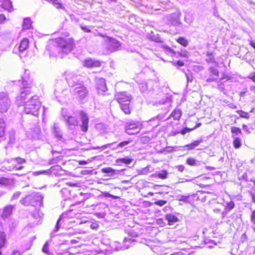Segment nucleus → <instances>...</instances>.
Returning a JSON list of instances; mask_svg holds the SVG:
<instances>
[{
	"instance_id": "nucleus-1",
	"label": "nucleus",
	"mask_w": 255,
	"mask_h": 255,
	"mask_svg": "<svg viewBox=\"0 0 255 255\" xmlns=\"http://www.w3.org/2000/svg\"><path fill=\"white\" fill-rule=\"evenodd\" d=\"M32 81L30 79V72L25 70L24 74L21 76V79L17 81V85L20 88V94L16 98V101L20 105H24L28 98L27 96L31 93Z\"/></svg>"
},
{
	"instance_id": "nucleus-2",
	"label": "nucleus",
	"mask_w": 255,
	"mask_h": 255,
	"mask_svg": "<svg viewBox=\"0 0 255 255\" xmlns=\"http://www.w3.org/2000/svg\"><path fill=\"white\" fill-rule=\"evenodd\" d=\"M24 105V112L26 114H31L37 116L39 114V110L41 107V103L39 101V97L34 95L28 99Z\"/></svg>"
},
{
	"instance_id": "nucleus-3",
	"label": "nucleus",
	"mask_w": 255,
	"mask_h": 255,
	"mask_svg": "<svg viewBox=\"0 0 255 255\" xmlns=\"http://www.w3.org/2000/svg\"><path fill=\"white\" fill-rule=\"evenodd\" d=\"M43 196L37 192H33L26 196L24 198L20 200V203L24 206H42Z\"/></svg>"
},
{
	"instance_id": "nucleus-4",
	"label": "nucleus",
	"mask_w": 255,
	"mask_h": 255,
	"mask_svg": "<svg viewBox=\"0 0 255 255\" xmlns=\"http://www.w3.org/2000/svg\"><path fill=\"white\" fill-rule=\"evenodd\" d=\"M57 46L65 53L71 52L74 48V43L73 39L59 38L56 40Z\"/></svg>"
},
{
	"instance_id": "nucleus-5",
	"label": "nucleus",
	"mask_w": 255,
	"mask_h": 255,
	"mask_svg": "<svg viewBox=\"0 0 255 255\" xmlns=\"http://www.w3.org/2000/svg\"><path fill=\"white\" fill-rule=\"evenodd\" d=\"M100 35L104 38L105 46L108 52L111 53L118 50L121 47L120 42L116 39L102 34H100Z\"/></svg>"
},
{
	"instance_id": "nucleus-6",
	"label": "nucleus",
	"mask_w": 255,
	"mask_h": 255,
	"mask_svg": "<svg viewBox=\"0 0 255 255\" xmlns=\"http://www.w3.org/2000/svg\"><path fill=\"white\" fill-rule=\"evenodd\" d=\"M26 162V160L24 158L20 157H16L12 158L7 161V165H5V169L9 171H12L14 169L20 170L23 168V166L20 165L21 164Z\"/></svg>"
},
{
	"instance_id": "nucleus-7",
	"label": "nucleus",
	"mask_w": 255,
	"mask_h": 255,
	"mask_svg": "<svg viewBox=\"0 0 255 255\" xmlns=\"http://www.w3.org/2000/svg\"><path fill=\"white\" fill-rule=\"evenodd\" d=\"M65 79L70 87L81 86L83 82L80 80V76L76 75L71 72H66L65 73Z\"/></svg>"
},
{
	"instance_id": "nucleus-8",
	"label": "nucleus",
	"mask_w": 255,
	"mask_h": 255,
	"mask_svg": "<svg viewBox=\"0 0 255 255\" xmlns=\"http://www.w3.org/2000/svg\"><path fill=\"white\" fill-rule=\"evenodd\" d=\"M141 124L138 122L130 121L125 125L126 132L129 135L138 133L141 128Z\"/></svg>"
},
{
	"instance_id": "nucleus-9",
	"label": "nucleus",
	"mask_w": 255,
	"mask_h": 255,
	"mask_svg": "<svg viewBox=\"0 0 255 255\" xmlns=\"http://www.w3.org/2000/svg\"><path fill=\"white\" fill-rule=\"evenodd\" d=\"M10 101L6 93H0V112H6L10 105Z\"/></svg>"
},
{
	"instance_id": "nucleus-10",
	"label": "nucleus",
	"mask_w": 255,
	"mask_h": 255,
	"mask_svg": "<svg viewBox=\"0 0 255 255\" xmlns=\"http://www.w3.org/2000/svg\"><path fill=\"white\" fill-rule=\"evenodd\" d=\"M62 115L69 129H75L78 126V121L75 117L65 114L63 110Z\"/></svg>"
},
{
	"instance_id": "nucleus-11",
	"label": "nucleus",
	"mask_w": 255,
	"mask_h": 255,
	"mask_svg": "<svg viewBox=\"0 0 255 255\" xmlns=\"http://www.w3.org/2000/svg\"><path fill=\"white\" fill-rule=\"evenodd\" d=\"M156 83L152 80H149L146 82L144 81L139 84V88L142 93L154 90V85Z\"/></svg>"
},
{
	"instance_id": "nucleus-12",
	"label": "nucleus",
	"mask_w": 255,
	"mask_h": 255,
	"mask_svg": "<svg viewBox=\"0 0 255 255\" xmlns=\"http://www.w3.org/2000/svg\"><path fill=\"white\" fill-rule=\"evenodd\" d=\"M128 237L125 238L124 239V245L123 248L124 249H128L130 246V245H129L130 243L136 242V240L132 238H135L138 236V233H136L135 231H134L133 230H129L128 232Z\"/></svg>"
},
{
	"instance_id": "nucleus-13",
	"label": "nucleus",
	"mask_w": 255,
	"mask_h": 255,
	"mask_svg": "<svg viewBox=\"0 0 255 255\" xmlns=\"http://www.w3.org/2000/svg\"><path fill=\"white\" fill-rule=\"evenodd\" d=\"M115 98L119 104H121V103L130 102L132 96L126 92H121L116 93Z\"/></svg>"
},
{
	"instance_id": "nucleus-14",
	"label": "nucleus",
	"mask_w": 255,
	"mask_h": 255,
	"mask_svg": "<svg viewBox=\"0 0 255 255\" xmlns=\"http://www.w3.org/2000/svg\"><path fill=\"white\" fill-rule=\"evenodd\" d=\"M79 116L80 117L81 124L80 125L81 129L83 132H87L89 127V118L87 114L82 111L79 112Z\"/></svg>"
},
{
	"instance_id": "nucleus-15",
	"label": "nucleus",
	"mask_w": 255,
	"mask_h": 255,
	"mask_svg": "<svg viewBox=\"0 0 255 255\" xmlns=\"http://www.w3.org/2000/svg\"><path fill=\"white\" fill-rule=\"evenodd\" d=\"M181 13L176 11L167 15L166 17L169 23L173 26H177L181 24L180 21Z\"/></svg>"
},
{
	"instance_id": "nucleus-16",
	"label": "nucleus",
	"mask_w": 255,
	"mask_h": 255,
	"mask_svg": "<svg viewBox=\"0 0 255 255\" xmlns=\"http://www.w3.org/2000/svg\"><path fill=\"white\" fill-rule=\"evenodd\" d=\"M96 85L98 93L104 96L106 95V92L108 89L105 80L102 78H97L96 79Z\"/></svg>"
},
{
	"instance_id": "nucleus-17",
	"label": "nucleus",
	"mask_w": 255,
	"mask_h": 255,
	"mask_svg": "<svg viewBox=\"0 0 255 255\" xmlns=\"http://www.w3.org/2000/svg\"><path fill=\"white\" fill-rule=\"evenodd\" d=\"M74 92L78 96L80 100H82L88 94L86 88L83 85L76 87Z\"/></svg>"
},
{
	"instance_id": "nucleus-18",
	"label": "nucleus",
	"mask_w": 255,
	"mask_h": 255,
	"mask_svg": "<svg viewBox=\"0 0 255 255\" xmlns=\"http://www.w3.org/2000/svg\"><path fill=\"white\" fill-rule=\"evenodd\" d=\"M101 65V63L100 61L92 59H87L84 61V66L88 68L99 67Z\"/></svg>"
},
{
	"instance_id": "nucleus-19",
	"label": "nucleus",
	"mask_w": 255,
	"mask_h": 255,
	"mask_svg": "<svg viewBox=\"0 0 255 255\" xmlns=\"http://www.w3.org/2000/svg\"><path fill=\"white\" fill-rule=\"evenodd\" d=\"M122 170H115L111 167H105L101 169L103 173L107 174L105 176L113 177L116 175L120 174Z\"/></svg>"
},
{
	"instance_id": "nucleus-20",
	"label": "nucleus",
	"mask_w": 255,
	"mask_h": 255,
	"mask_svg": "<svg viewBox=\"0 0 255 255\" xmlns=\"http://www.w3.org/2000/svg\"><path fill=\"white\" fill-rule=\"evenodd\" d=\"M230 78L228 76L224 75L219 81H217V88L220 92L225 94L226 90L225 89L224 83L229 80Z\"/></svg>"
},
{
	"instance_id": "nucleus-21",
	"label": "nucleus",
	"mask_w": 255,
	"mask_h": 255,
	"mask_svg": "<svg viewBox=\"0 0 255 255\" xmlns=\"http://www.w3.org/2000/svg\"><path fill=\"white\" fill-rule=\"evenodd\" d=\"M52 132L55 136L59 140H61L62 138V132L57 124H54Z\"/></svg>"
},
{
	"instance_id": "nucleus-22",
	"label": "nucleus",
	"mask_w": 255,
	"mask_h": 255,
	"mask_svg": "<svg viewBox=\"0 0 255 255\" xmlns=\"http://www.w3.org/2000/svg\"><path fill=\"white\" fill-rule=\"evenodd\" d=\"M67 214L63 213L59 217L58 220H57L56 226L55 227L54 229L51 233V236L53 237L54 236V234L58 231L59 229L61 226V221L63 220L66 216Z\"/></svg>"
},
{
	"instance_id": "nucleus-23",
	"label": "nucleus",
	"mask_w": 255,
	"mask_h": 255,
	"mask_svg": "<svg viewBox=\"0 0 255 255\" xmlns=\"http://www.w3.org/2000/svg\"><path fill=\"white\" fill-rule=\"evenodd\" d=\"M13 207L11 205H8L5 207L3 210L1 217L3 219H5L9 217L12 213Z\"/></svg>"
},
{
	"instance_id": "nucleus-24",
	"label": "nucleus",
	"mask_w": 255,
	"mask_h": 255,
	"mask_svg": "<svg viewBox=\"0 0 255 255\" xmlns=\"http://www.w3.org/2000/svg\"><path fill=\"white\" fill-rule=\"evenodd\" d=\"M121 110L126 114H129L131 113V108L130 107V102L126 103H121L120 104Z\"/></svg>"
},
{
	"instance_id": "nucleus-25",
	"label": "nucleus",
	"mask_w": 255,
	"mask_h": 255,
	"mask_svg": "<svg viewBox=\"0 0 255 255\" xmlns=\"http://www.w3.org/2000/svg\"><path fill=\"white\" fill-rule=\"evenodd\" d=\"M133 159L128 156L124 158H119L116 160V162L119 165H121L122 163H124L128 165L131 163Z\"/></svg>"
},
{
	"instance_id": "nucleus-26",
	"label": "nucleus",
	"mask_w": 255,
	"mask_h": 255,
	"mask_svg": "<svg viewBox=\"0 0 255 255\" xmlns=\"http://www.w3.org/2000/svg\"><path fill=\"white\" fill-rule=\"evenodd\" d=\"M1 7L8 11H11L13 10L12 2L10 0H3L1 4Z\"/></svg>"
},
{
	"instance_id": "nucleus-27",
	"label": "nucleus",
	"mask_w": 255,
	"mask_h": 255,
	"mask_svg": "<svg viewBox=\"0 0 255 255\" xmlns=\"http://www.w3.org/2000/svg\"><path fill=\"white\" fill-rule=\"evenodd\" d=\"M60 193L64 200L71 199V191L68 189L63 188L61 190Z\"/></svg>"
},
{
	"instance_id": "nucleus-28",
	"label": "nucleus",
	"mask_w": 255,
	"mask_h": 255,
	"mask_svg": "<svg viewBox=\"0 0 255 255\" xmlns=\"http://www.w3.org/2000/svg\"><path fill=\"white\" fill-rule=\"evenodd\" d=\"M5 124L3 119L0 118V141L3 140L5 135Z\"/></svg>"
},
{
	"instance_id": "nucleus-29",
	"label": "nucleus",
	"mask_w": 255,
	"mask_h": 255,
	"mask_svg": "<svg viewBox=\"0 0 255 255\" xmlns=\"http://www.w3.org/2000/svg\"><path fill=\"white\" fill-rule=\"evenodd\" d=\"M166 220L168 221V224L170 225H173L174 223L178 221V218L171 214H168L166 216Z\"/></svg>"
},
{
	"instance_id": "nucleus-30",
	"label": "nucleus",
	"mask_w": 255,
	"mask_h": 255,
	"mask_svg": "<svg viewBox=\"0 0 255 255\" xmlns=\"http://www.w3.org/2000/svg\"><path fill=\"white\" fill-rule=\"evenodd\" d=\"M28 40L27 39H23L18 46V50L20 52H23L26 50L28 46Z\"/></svg>"
},
{
	"instance_id": "nucleus-31",
	"label": "nucleus",
	"mask_w": 255,
	"mask_h": 255,
	"mask_svg": "<svg viewBox=\"0 0 255 255\" xmlns=\"http://www.w3.org/2000/svg\"><path fill=\"white\" fill-rule=\"evenodd\" d=\"M202 142L203 140L200 139V140H196L190 144L185 145L184 147H187L188 150L193 149L195 147L198 146Z\"/></svg>"
},
{
	"instance_id": "nucleus-32",
	"label": "nucleus",
	"mask_w": 255,
	"mask_h": 255,
	"mask_svg": "<svg viewBox=\"0 0 255 255\" xmlns=\"http://www.w3.org/2000/svg\"><path fill=\"white\" fill-rule=\"evenodd\" d=\"M163 49L164 51V52L166 53L167 54L172 56V57H175L176 58H178V56H176V52L174 51L173 49H172L171 48H170L168 46H164Z\"/></svg>"
},
{
	"instance_id": "nucleus-33",
	"label": "nucleus",
	"mask_w": 255,
	"mask_h": 255,
	"mask_svg": "<svg viewBox=\"0 0 255 255\" xmlns=\"http://www.w3.org/2000/svg\"><path fill=\"white\" fill-rule=\"evenodd\" d=\"M49 3L52 4L57 8L64 9L60 0H46Z\"/></svg>"
},
{
	"instance_id": "nucleus-34",
	"label": "nucleus",
	"mask_w": 255,
	"mask_h": 255,
	"mask_svg": "<svg viewBox=\"0 0 255 255\" xmlns=\"http://www.w3.org/2000/svg\"><path fill=\"white\" fill-rule=\"evenodd\" d=\"M32 21L29 17L25 18L23 19V28L25 29L30 28L31 27Z\"/></svg>"
},
{
	"instance_id": "nucleus-35",
	"label": "nucleus",
	"mask_w": 255,
	"mask_h": 255,
	"mask_svg": "<svg viewBox=\"0 0 255 255\" xmlns=\"http://www.w3.org/2000/svg\"><path fill=\"white\" fill-rule=\"evenodd\" d=\"M17 227V223L13 220H10L8 223V229L10 233H12L14 231Z\"/></svg>"
},
{
	"instance_id": "nucleus-36",
	"label": "nucleus",
	"mask_w": 255,
	"mask_h": 255,
	"mask_svg": "<svg viewBox=\"0 0 255 255\" xmlns=\"http://www.w3.org/2000/svg\"><path fill=\"white\" fill-rule=\"evenodd\" d=\"M181 116V111L179 109L174 110L171 114V116L173 117L175 120H179Z\"/></svg>"
},
{
	"instance_id": "nucleus-37",
	"label": "nucleus",
	"mask_w": 255,
	"mask_h": 255,
	"mask_svg": "<svg viewBox=\"0 0 255 255\" xmlns=\"http://www.w3.org/2000/svg\"><path fill=\"white\" fill-rule=\"evenodd\" d=\"M182 71L185 73L187 83L192 82L193 80V76L191 72L189 70H185V69H182Z\"/></svg>"
},
{
	"instance_id": "nucleus-38",
	"label": "nucleus",
	"mask_w": 255,
	"mask_h": 255,
	"mask_svg": "<svg viewBox=\"0 0 255 255\" xmlns=\"http://www.w3.org/2000/svg\"><path fill=\"white\" fill-rule=\"evenodd\" d=\"M186 163L190 166L200 165V162L192 157L188 158L186 160Z\"/></svg>"
},
{
	"instance_id": "nucleus-39",
	"label": "nucleus",
	"mask_w": 255,
	"mask_h": 255,
	"mask_svg": "<svg viewBox=\"0 0 255 255\" xmlns=\"http://www.w3.org/2000/svg\"><path fill=\"white\" fill-rule=\"evenodd\" d=\"M11 182V180L8 178L5 177L0 178V185L7 186L10 185Z\"/></svg>"
},
{
	"instance_id": "nucleus-40",
	"label": "nucleus",
	"mask_w": 255,
	"mask_h": 255,
	"mask_svg": "<svg viewBox=\"0 0 255 255\" xmlns=\"http://www.w3.org/2000/svg\"><path fill=\"white\" fill-rule=\"evenodd\" d=\"M131 142V140H125V141L121 142L120 143L117 144L116 147H115L114 149H118L119 148H123V147L128 145V144H129Z\"/></svg>"
},
{
	"instance_id": "nucleus-41",
	"label": "nucleus",
	"mask_w": 255,
	"mask_h": 255,
	"mask_svg": "<svg viewBox=\"0 0 255 255\" xmlns=\"http://www.w3.org/2000/svg\"><path fill=\"white\" fill-rule=\"evenodd\" d=\"M241 140L240 138L234 137L233 140V146L235 148H239L241 146Z\"/></svg>"
},
{
	"instance_id": "nucleus-42",
	"label": "nucleus",
	"mask_w": 255,
	"mask_h": 255,
	"mask_svg": "<svg viewBox=\"0 0 255 255\" xmlns=\"http://www.w3.org/2000/svg\"><path fill=\"white\" fill-rule=\"evenodd\" d=\"M177 41L178 43H179L180 44L182 45L184 47H186L188 45V41L185 38L183 37H179L177 39Z\"/></svg>"
},
{
	"instance_id": "nucleus-43",
	"label": "nucleus",
	"mask_w": 255,
	"mask_h": 255,
	"mask_svg": "<svg viewBox=\"0 0 255 255\" xmlns=\"http://www.w3.org/2000/svg\"><path fill=\"white\" fill-rule=\"evenodd\" d=\"M209 71L210 74H211V75H213L214 76L219 77V72L218 70L214 67H211L209 68Z\"/></svg>"
},
{
	"instance_id": "nucleus-44",
	"label": "nucleus",
	"mask_w": 255,
	"mask_h": 255,
	"mask_svg": "<svg viewBox=\"0 0 255 255\" xmlns=\"http://www.w3.org/2000/svg\"><path fill=\"white\" fill-rule=\"evenodd\" d=\"M15 140V132L13 131H10L9 132V140H8V144H12L14 143Z\"/></svg>"
},
{
	"instance_id": "nucleus-45",
	"label": "nucleus",
	"mask_w": 255,
	"mask_h": 255,
	"mask_svg": "<svg viewBox=\"0 0 255 255\" xmlns=\"http://www.w3.org/2000/svg\"><path fill=\"white\" fill-rule=\"evenodd\" d=\"M48 247H49V241H47L45 243V244L42 249V252L45 254H47V255H53L52 253H49V252L48 251Z\"/></svg>"
},
{
	"instance_id": "nucleus-46",
	"label": "nucleus",
	"mask_w": 255,
	"mask_h": 255,
	"mask_svg": "<svg viewBox=\"0 0 255 255\" xmlns=\"http://www.w3.org/2000/svg\"><path fill=\"white\" fill-rule=\"evenodd\" d=\"M41 215H42V214L41 213ZM32 216L34 219H35L36 220H38L37 223H36V224H38V223L40 222V221L41 220V216L40 215L39 212V211L34 212L32 214Z\"/></svg>"
},
{
	"instance_id": "nucleus-47",
	"label": "nucleus",
	"mask_w": 255,
	"mask_h": 255,
	"mask_svg": "<svg viewBox=\"0 0 255 255\" xmlns=\"http://www.w3.org/2000/svg\"><path fill=\"white\" fill-rule=\"evenodd\" d=\"M149 171V167L146 166L144 168H142L140 170H138L137 171V173L138 175H145L147 174Z\"/></svg>"
},
{
	"instance_id": "nucleus-48",
	"label": "nucleus",
	"mask_w": 255,
	"mask_h": 255,
	"mask_svg": "<svg viewBox=\"0 0 255 255\" xmlns=\"http://www.w3.org/2000/svg\"><path fill=\"white\" fill-rule=\"evenodd\" d=\"M168 175V172L166 170H162L161 172L157 173V176L161 179H166Z\"/></svg>"
},
{
	"instance_id": "nucleus-49",
	"label": "nucleus",
	"mask_w": 255,
	"mask_h": 255,
	"mask_svg": "<svg viewBox=\"0 0 255 255\" xmlns=\"http://www.w3.org/2000/svg\"><path fill=\"white\" fill-rule=\"evenodd\" d=\"M235 207V203L233 201H231L228 202L225 206V209L229 211Z\"/></svg>"
},
{
	"instance_id": "nucleus-50",
	"label": "nucleus",
	"mask_w": 255,
	"mask_h": 255,
	"mask_svg": "<svg viewBox=\"0 0 255 255\" xmlns=\"http://www.w3.org/2000/svg\"><path fill=\"white\" fill-rule=\"evenodd\" d=\"M188 55H189L188 52L186 50H184L181 51L180 52H178L177 53V55H176V56H178V58L179 57V56L187 58L188 57Z\"/></svg>"
},
{
	"instance_id": "nucleus-51",
	"label": "nucleus",
	"mask_w": 255,
	"mask_h": 255,
	"mask_svg": "<svg viewBox=\"0 0 255 255\" xmlns=\"http://www.w3.org/2000/svg\"><path fill=\"white\" fill-rule=\"evenodd\" d=\"M237 112L238 113V114L240 115V116L242 118H245V119L249 118V117H250L249 115L247 112H245L242 110L238 111Z\"/></svg>"
},
{
	"instance_id": "nucleus-52",
	"label": "nucleus",
	"mask_w": 255,
	"mask_h": 255,
	"mask_svg": "<svg viewBox=\"0 0 255 255\" xmlns=\"http://www.w3.org/2000/svg\"><path fill=\"white\" fill-rule=\"evenodd\" d=\"M231 132L232 133L235 134L236 135L242 133L241 129L239 128L235 127H232L231 128Z\"/></svg>"
},
{
	"instance_id": "nucleus-53",
	"label": "nucleus",
	"mask_w": 255,
	"mask_h": 255,
	"mask_svg": "<svg viewBox=\"0 0 255 255\" xmlns=\"http://www.w3.org/2000/svg\"><path fill=\"white\" fill-rule=\"evenodd\" d=\"M207 55L209 57L208 58L206 59V61L208 63L215 62L217 63L216 62L214 61V58L212 53L207 52Z\"/></svg>"
},
{
	"instance_id": "nucleus-54",
	"label": "nucleus",
	"mask_w": 255,
	"mask_h": 255,
	"mask_svg": "<svg viewBox=\"0 0 255 255\" xmlns=\"http://www.w3.org/2000/svg\"><path fill=\"white\" fill-rule=\"evenodd\" d=\"M167 202V201L166 200H160L156 201L154 203L156 205L161 207L165 205Z\"/></svg>"
},
{
	"instance_id": "nucleus-55",
	"label": "nucleus",
	"mask_w": 255,
	"mask_h": 255,
	"mask_svg": "<svg viewBox=\"0 0 255 255\" xmlns=\"http://www.w3.org/2000/svg\"><path fill=\"white\" fill-rule=\"evenodd\" d=\"M192 130H193V129L186 127V128H183L182 129H181V130H180V133H181L182 135H184L186 133L189 132Z\"/></svg>"
},
{
	"instance_id": "nucleus-56",
	"label": "nucleus",
	"mask_w": 255,
	"mask_h": 255,
	"mask_svg": "<svg viewBox=\"0 0 255 255\" xmlns=\"http://www.w3.org/2000/svg\"><path fill=\"white\" fill-rule=\"evenodd\" d=\"M218 79V77L210 75V77L206 80V82L210 83L214 81H216Z\"/></svg>"
},
{
	"instance_id": "nucleus-57",
	"label": "nucleus",
	"mask_w": 255,
	"mask_h": 255,
	"mask_svg": "<svg viewBox=\"0 0 255 255\" xmlns=\"http://www.w3.org/2000/svg\"><path fill=\"white\" fill-rule=\"evenodd\" d=\"M172 64L174 66H177L178 67H182L184 65V62L180 60L172 62Z\"/></svg>"
},
{
	"instance_id": "nucleus-58",
	"label": "nucleus",
	"mask_w": 255,
	"mask_h": 255,
	"mask_svg": "<svg viewBox=\"0 0 255 255\" xmlns=\"http://www.w3.org/2000/svg\"><path fill=\"white\" fill-rule=\"evenodd\" d=\"M169 102V98L165 97V98L162 99L161 101H159L158 104L165 105Z\"/></svg>"
},
{
	"instance_id": "nucleus-59",
	"label": "nucleus",
	"mask_w": 255,
	"mask_h": 255,
	"mask_svg": "<svg viewBox=\"0 0 255 255\" xmlns=\"http://www.w3.org/2000/svg\"><path fill=\"white\" fill-rule=\"evenodd\" d=\"M147 38L148 39H151L152 41H156V42H159V41L158 40L159 38L156 37L155 35L152 36L150 34H148L147 35Z\"/></svg>"
},
{
	"instance_id": "nucleus-60",
	"label": "nucleus",
	"mask_w": 255,
	"mask_h": 255,
	"mask_svg": "<svg viewBox=\"0 0 255 255\" xmlns=\"http://www.w3.org/2000/svg\"><path fill=\"white\" fill-rule=\"evenodd\" d=\"M20 194H21V192H20L19 191L15 192L13 194V196H12L11 200H13L17 199L19 197Z\"/></svg>"
},
{
	"instance_id": "nucleus-61",
	"label": "nucleus",
	"mask_w": 255,
	"mask_h": 255,
	"mask_svg": "<svg viewBox=\"0 0 255 255\" xmlns=\"http://www.w3.org/2000/svg\"><path fill=\"white\" fill-rule=\"evenodd\" d=\"M61 167L58 165H55V166H53L52 167H51L50 169H49V170H50V173L52 172H53L54 171H59L60 170V169H61Z\"/></svg>"
},
{
	"instance_id": "nucleus-62",
	"label": "nucleus",
	"mask_w": 255,
	"mask_h": 255,
	"mask_svg": "<svg viewBox=\"0 0 255 255\" xmlns=\"http://www.w3.org/2000/svg\"><path fill=\"white\" fill-rule=\"evenodd\" d=\"M189 197V196L181 195L180 196V198H179V200L180 201L184 202H188Z\"/></svg>"
},
{
	"instance_id": "nucleus-63",
	"label": "nucleus",
	"mask_w": 255,
	"mask_h": 255,
	"mask_svg": "<svg viewBox=\"0 0 255 255\" xmlns=\"http://www.w3.org/2000/svg\"><path fill=\"white\" fill-rule=\"evenodd\" d=\"M35 173L36 175H39L41 174L49 175L50 174V170H49V169L47 170H41L40 171H37Z\"/></svg>"
},
{
	"instance_id": "nucleus-64",
	"label": "nucleus",
	"mask_w": 255,
	"mask_h": 255,
	"mask_svg": "<svg viewBox=\"0 0 255 255\" xmlns=\"http://www.w3.org/2000/svg\"><path fill=\"white\" fill-rule=\"evenodd\" d=\"M141 140L143 143H146L150 141V138L148 136H143L141 137Z\"/></svg>"
}]
</instances>
